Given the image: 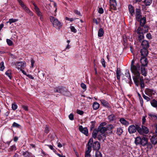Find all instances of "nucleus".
Instances as JSON below:
<instances>
[{
	"mask_svg": "<svg viewBox=\"0 0 157 157\" xmlns=\"http://www.w3.org/2000/svg\"><path fill=\"white\" fill-rule=\"evenodd\" d=\"M140 66L139 63L131 67L132 72L133 74V79L136 85L138 86L139 84V78L141 77L140 72Z\"/></svg>",
	"mask_w": 157,
	"mask_h": 157,
	"instance_id": "f257e3e1",
	"label": "nucleus"
},
{
	"mask_svg": "<svg viewBox=\"0 0 157 157\" xmlns=\"http://www.w3.org/2000/svg\"><path fill=\"white\" fill-rule=\"evenodd\" d=\"M148 139L145 136H137L135 139V143L136 145H140L145 146L148 143Z\"/></svg>",
	"mask_w": 157,
	"mask_h": 157,
	"instance_id": "f03ea898",
	"label": "nucleus"
},
{
	"mask_svg": "<svg viewBox=\"0 0 157 157\" xmlns=\"http://www.w3.org/2000/svg\"><path fill=\"white\" fill-rule=\"evenodd\" d=\"M49 19L50 22L54 27L59 29H61L62 26L63 24L58 19L52 16H50Z\"/></svg>",
	"mask_w": 157,
	"mask_h": 157,
	"instance_id": "7ed1b4c3",
	"label": "nucleus"
},
{
	"mask_svg": "<svg viewBox=\"0 0 157 157\" xmlns=\"http://www.w3.org/2000/svg\"><path fill=\"white\" fill-rule=\"evenodd\" d=\"M144 28L145 29V33L147 32L148 30V27L147 26H145L144 28L139 27L137 30V33L138 34V40L140 42L142 41L144 38L143 35Z\"/></svg>",
	"mask_w": 157,
	"mask_h": 157,
	"instance_id": "20e7f679",
	"label": "nucleus"
},
{
	"mask_svg": "<svg viewBox=\"0 0 157 157\" xmlns=\"http://www.w3.org/2000/svg\"><path fill=\"white\" fill-rule=\"evenodd\" d=\"M93 142V139L90 138L88 143L87 149L86 151L85 154V157H91L90 153L91 151V145Z\"/></svg>",
	"mask_w": 157,
	"mask_h": 157,
	"instance_id": "39448f33",
	"label": "nucleus"
},
{
	"mask_svg": "<svg viewBox=\"0 0 157 157\" xmlns=\"http://www.w3.org/2000/svg\"><path fill=\"white\" fill-rule=\"evenodd\" d=\"M19 4L24 10L30 16H33V12L26 6L21 0H17Z\"/></svg>",
	"mask_w": 157,
	"mask_h": 157,
	"instance_id": "423d86ee",
	"label": "nucleus"
},
{
	"mask_svg": "<svg viewBox=\"0 0 157 157\" xmlns=\"http://www.w3.org/2000/svg\"><path fill=\"white\" fill-rule=\"evenodd\" d=\"M33 5L34 7V9L36 14L38 17H40V20L42 21H43L44 18L42 13L40 11L39 8L35 3H33Z\"/></svg>",
	"mask_w": 157,
	"mask_h": 157,
	"instance_id": "0eeeda50",
	"label": "nucleus"
},
{
	"mask_svg": "<svg viewBox=\"0 0 157 157\" xmlns=\"http://www.w3.org/2000/svg\"><path fill=\"white\" fill-rule=\"evenodd\" d=\"M139 126L137 125H131L129 126L128 130L130 134H132L135 133L137 130L138 132Z\"/></svg>",
	"mask_w": 157,
	"mask_h": 157,
	"instance_id": "6e6552de",
	"label": "nucleus"
},
{
	"mask_svg": "<svg viewBox=\"0 0 157 157\" xmlns=\"http://www.w3.org/2000/svg\"><path fill=\"white\" fill-rule=\"evenodd\" d=\"M67 91V90L66 89L63 87L58 86L54 88L55 92L60 93L63 94H65Z\"/></svg>",
	"mask_w": 157,
	"mask_h": 157,
	"instance_id": "1a4fd4ad",
	"label": "nucleus"
},
{
	"mask_svg": "<svg viewBox=\"0 0 157 157\" xmlns=\"http://www.w3.org/2000/svg\"><path fill=\"white\" fill-rule=\"evenodd\" d=\"M149 132V130L147 127L142 125V128L139 127L138 130V132L140 135H143L144 133L147 134Z\"/></svg>",
	"mask_w": 157,
	"mask_h": 157,
	"instance_id": "9d476101",
	"label": "nucleus"
},
{
	"mask_svg": "<svg viewBox=\"0 0 157 157\" xmlns=\"http://www.w3.org/2000/svg\"><path fill=\"white\" fill-rule=\"evenodd\" d=\"M135 17L137 21H139L140 19L142 17L141 12L139 8H136V9Z\"/></svg>",
	"mask_w": 157,
	"mask_h": 157,
	"instance_id": "9b49d317",
	"label": "nucleus"
},
{
	"mask_svg": "<svg viewBox=\"0 0 157 157\" xmlns=\"http://www.w3.org/2000/svg\"><path fill=\"white\" fill-rule=\"evenodd\" d=\"M94 150L98 151L100 148V144L97 141H95L94 143H93L91 145Z\"/></svg>",
	"mask_w": 157,
	"mask_h": 157,
	"instance_id": "f8f14e48",
	"label": "nucleus"
},
{
	"mask_svg": "<svg viewBox=\"0 0 157 157\" xmlns=\"http://www.w3.org/2000/svg\"><path fill=\"white\" fill-rule=\"evenodd\" d=\"M117 4L116 0H110V7L111 9L115 10L117 9Z\"/></svg>",
	"mask_w": 157,
	"mask_h": 157,
	"instance_id": "ddd939ff",
	"label": "nucleus"
},
{
	"mask_svg": "<svg viewBox=\"0 0 157 157\" xmlns=\"http://www.w3.org/2000/svg\"><path fill=\"white\" fill-rule=\"evenodd\" d=\"M16 66L18 69L24 68L26 66V63L25 62H21L16 63Z\"/></svg>",
	"mask_w": 157,
	"mask_h": 157,
	"instance_id": "4468645a",
	"label": "nucleus"
},
{
	"mask_svg": "<svg viewBox=\"0 0 157 157\" xmlns=\"http://www.w3.org/2000/svg\"><path fill=\"white\" fill-rule=\"evenodd\" d=\"M79 129L81 132L86 136L88 135V130L86 128H83L82 125H80L79 127Z\"/></svg>",
	"mask_w": 157,
	"mask_h": 157,
	"instance_id": "2eb2a0df",
	"label": "nucleus"
},
{
	"mask_svg": "<svg viewBox=\"0 0 157 157\" xmlns=\"http://www.w3.org/2000/svg\"><path fill=\"white\" fill-rule=\"evenodd\" d=\"M140 63H141V66H147L148 62L146 58L143 57L140 59Z\"/></svg>",
	"mask_w": 157,
	"mask_h": 157,
	"instance_id": "dca6fc26",
	"label": "nucleus"
},
{
	"mask_svg": "<svg viewBox=\"0 0 157 157\" xmlns=\"http://www.w3.org/2000/svg\"><path fill=\"white\" fill-rule=\"evenodd\" d=\"M146 66H141L140 68V72L142 75L144 76H147V70L145 68Z\"/></svg>",
	"mask_w": 157,
	"mask_h": 157,
	"instance_id": "f3484780",
	"label": "nucleus"
},
{
	"mask_svg": "<svg viewBox=\"0 0 157 157\" xmlns=\"http://www.w3.org/2000/svg\"><path fill=\"white\" fill-rule=\"evenodd\" d=\"M146 94L147 95L150 96L152 94H154L155 92V91L151 89L147 88V89L145 90Z\"/></svg>",
	"mask_w": 157,
	"mask_h": 157,
	"instance_id": "a211bd4d",
	"label": "nucleus"
},
{
	"mask_svg": "<svg viewBox=\"0 0 157 157\" xmlns=\"http://www.w3.org/2000/svg\"><path fill=\"white\" fill-rule=\"evenodd\" d=\"M105 137L106 136L105 133H99V134L98 135L97 138L98 140L103 141L105 139Z\"/></svg>",
	"mask_w": 157,
	"mask_h": 157,
	"instance_id": "6ab92c4d",
	"label": "nucleus"
},
{
	"mask_svg": "<svg viewBox=\"0 0 157 157\" xmlns=\"http://www.w3.org/2000/svg\"><path fill=\"white\" fill-rule=\"evenodd\" d=\"M128 10L130 13L133 16L134 14V8L131 5H128Z\"/></svg>",
	"mask_w": 157,
	"mask_h": 157,
	"instance_id": "aec40b11",
	"label": "nucleus"
},
{
	"mask_svg": "<svg viewBox=\"0 0 157 157\" xmlns=\"http://www.w3.org/2000/svg\"><path fill=\"white\" fill-rule=\"evenodd\" d=\"M141 55L143 57H144L147 56L148 52L146 48H143L140 51Z\"/></svg>",
	"mask_w": 157,
	"mask_h": 157,
	"instance_id": "412c9836",
	"label": "nucleus"
},
{
	"mask_svg": "<svg viewBox=\"0 0 157 157\" xmlns=\"http://www.w3.org/2000/svg\"><path fill=\"white\" fill-rule=\"evenodd\" d=\"M97 129L99 133H104V132L107 130V128L105 127H98Z\"/></svg>",
	"mask_w": 157,
	"mask_h": 157,
	"instance_id": "4be33fe9",
	"label": "nucleus"
},
{
	"mask_svg": "<svg viewBox=\"0 0 157 157\" xmlns=\"http://www.w3.org/2000/svg\"><path fill=\"white\" fill-rule=\"evenodd\" d=\"M151 141L153 144H155L157 143V136H153L151 138Z\"/></svg>",
	"mask_w": 157,
	"mask_h": 157,
	"instance_id": "5701e85b",
	"label": "nucleus"
},
{
	"mask_svg": "<svg viewBox=\"0 0 157 157\" xmlns=\"http://www.w3.org/2000/svg\"><path fill=\"white\" fill-rule=\"evenodd\" d=\"M120 121L122 124L125 126H128L129 124L128 121H127L124 118H123L120 119Z\"/></svg>",
	"mask_w": 157,
	"mask_h": 157,
	"instance_id": "b1692460",
	"label": "nucleus"
},
{
	"mask_svg": "<svg viewBox=\"0 0 157 157\" xmlns=\"http://www.w3.org/2000/svg\"><path fill=\"white\" fill-rule=\"evenodd\" d=\"M141 45L143 48H147L149 47V44L148 41L146 40H144L142 41Z\"/></svg>",
	"mask_w": 157,
	"mask_h": 157,
	"instance_id": "393cba45",
	"label": "nucleus"
},
{
	"mask_svg": "<svg viewBox=\"0 0 157 157\" xmlns=\"http://www.w3.org/2000/svg\"><path fill=\"white\" fill-rule=\"evenodd\" d=\"M139 21L140 22V25L142 26H143L146 22V18L145 17H141V18H140Z\"/></svg>",
	"mask_w": 157,
	"mask_h": 157,
	"instance_id": "a878e982",
	"label": "nucleus"
},
{
	"mask_svg": "<svg viewBox=\"0 0 157 157\" xmlns=\"http://www.w3.org/2000/svg\"><path fill=\"white\" fill-rule=\"evenodd\" d=\"M148 114L150 119L155 120L157 118V116L153 113H148Z\"/></svg>",
	"mask_w": 157,
	"mask_h": 157,
	"instance_id": "bb28decb",
	"label": "nucleus"
},
{
	"mask_svg": "<svg viewBox=\"0 0 157 157\" xmlns=\"http://www.w3.org/2000/svg\"><path fill=\"white\" fill-rule=\"evenodd\" d=\"M99 132L98 129H94L92 133V136L94 138H96L99 134Z\"/></svg>",
	"mask_w": 157,
	"mask_h": 157,
	"instance_id": "cd10ccee",
	"label": "nucleus"
},
{
	"mask_svg": "<svg viewBox=\"0 0 157 157\" xmlns=\"http://www.w3.org/2000/svg\"><path fill=\"white\" fill-rule=\"evenodd\" d=\"M100 106L99 104L96 102H95L93 105V108L94 109L97 110L98 109Z\"/></svg>",
	"mask_w": 157,
	"mask_h": 157,
	"instance_id": "c85d7f7f",
	"label": "nucleus"
},
{
	"mask_svg": "<svg viewBox=\"0 0 157 157\" xmlns=\"http://www.w3.org/2000/svg\"><path fill=\"white\" fill-rule=\"evenodd\" d=\"M101 104L103 105L105 107H108L109 105V103L107 101L104 99L100 100Z\"/></svg>",
	"mask_w": 157,
	"mask_h": 157,
	"instance_id": "c756f323",
	"label": "nucleus"
},
{
	"mask_svg": "<svg viewBox=\"0 0 157 157\" xmlns=\"http://www.w3.org/2000/svg\"><path fill=\"white\" fill-rule=\"evenodd\" d=\"M117 77L118 80H120L121 75V71L120 68H117L116 72Z\"/></svg>",
	"mask_w": 157,
	"mask_h": 157,
	"instance_id": "7c9ffc66",
	"label": "nucleus"
},
{
	"mask_svg": "<svg viewBox=\"0 0 157 157\" xmlns=\"http://www.w3.org/2000/svg\"><path fill=\"white\" fill-rule=\"evenodd\" d=\"M104 32L102 28H100L98 31V36L99 37L102 36L104 34Z\"/></svg>",
	"mask_w": 157,
	"mask_h": 157,
	"instance_id": "2f4dec72",
	"label": "nucleus"
},
{
	"mask_svg": "<svg viewBox=\"0 0 157 157\" xmlns=\"http://www.w3.org/2000/svg\"><path fill=\"white\" fill-rule=\"evenodd\" d=\"M140 82V84L141 87L144 88V82L143 77V76L140 77L139 78V82Z\"/></svg>",
	"mask_w": 157,
	"mask_h": 157,
	"instance_id": "473e14b6",
	"label": "nucleus"
},
{
	"mask_svg": "<svg viewBox=\"0 0 157 157\" xmlns=\"http://www.w3.org/2000/svg\"><path fill=\"white\" fill-rule=\"evenodd\" d=\"M108 119L110 121H113L115 120L116 117L113 114H112L109 116Z\"/></svg>",
	"mask_w": 157,
	"mask_h": 157,
	"instance_id": "72a5a7b5",
	"label": "nucleus"
},
{
	"mask_svg": "<svg viewBox=\"0 0 157 157\" xmlns=\"http://www.w3.org/2000/svg\"><path fill=\"white\" fill-rule=\"evenodd\" d=\"M150 102L151 105L153 107L155 108L157 107V101L155 100H153Z\"/></svg>",
	"mask_w": 157,
	"mask_h": 157,
	"instance_id": "f704fd0d",
	"label": "nucleus"
},
{
	"mask_svg": "<svg viewBox=\"0 0 157 157\" xmlns=\"http://www.w3.org/2000/svg\"><path fill=\"white\" fill-rule=\"evenodd\" d=\"M152 2V0H144V2L146 6H150Z\"/></svg>",
	"mask_w": 157,
	"mask_h": 157,
	"instance_id": "c9c22d12",
	"label": "nucleus"
},
{
	"mask_svg": "<svg viewBox=\"0 0 157 157\" xmlns=\"http://www.w3.org/2000/svg\"><path fill=\"white\" fill-rule=\"evenodd\" d=\"M18 21V20L17 19L11 18L9 19V21L7 22V23H9L11 24L12 23L17 22Z\"/></svg>",
	"mask_w": 157,
	"mask_h": 157,
	"instance_id": "e433bc0d",
	"label": "nucleus"
},
{
	"mask_svg": "<svg viewBox=\"0 0 157 157\" xmlns=\"http://www.w3.org/2000/svg\"><path fill=\"white\" fill-rule=\"evenodd\" d=\"M17 108V105L16 103H14L12 104V109L13 110H15Z\"/></svg>",
	"mask_w": 157,
	"mask_h": 157,
	"instance_id": "4c0bfd02",
	"label": "nucleus"
},
{
	"mask_svg": "<svg viewBox=\"0 0 157 157\" xmlns=\"http://www.w3.org/2000/svg\"><path fill=\"white\" fill-rule=\"evenodd\" d=\"M113 126L112 124H109L107 126V130L109 131H112L113 129Z\"/></svg>",
	"mask_w": 157,
	"mask_h": 157,
	"instance_id": "58836bf2",
	"label": "nucleus"
},
{
	"mask_svg": "<svg viewBox=\"0 0 157 157\" xmlns=\"http://www.w3.org/2000/svg\"><path fill=\"white\" fill-rule=\"evenodd\" d=\"M6 75L8 76L10 79H11L12 76L11 74V71L10 70H8L6 72Z\"/></svg>",
	"mask_w": 157,
	"mask_h": 157,
	"instance_id": "ea45409f",
	"label": "nucleus"
},
{
	"mask_svg": "<svg viewBox=\"0 0 157 157\" xmlns=\"http://www.w3.org/2000/svg\"><path fill=\"white\" fill-rule=\"evenodd\" d=\"M16 150V147L15 145H14L10 147L9 148L10 151H13Z\"/></svg>",
	"mask_w": 157,
	"mask_h": 157,
	"instance_id": "a19ab883",
	"label": "nucleus"
},
{
	"mask_svg": "<svg viewBox=\"0 0 157 157\" xmlns=\"http://www.w3.org/2000/svg\"><path fill=\"white\" fill-rule=\"evenodd\" d=\"M95 157H102V155L99 151H97L95 153Z\"/></svg>",
	"mask_w": 157,
	"mask_h": 157,
	"instance_id": "79ce46f5",
	"label": "nucleus"
},
{
	"mask_svg": "<svg viewBox=\"0 0 157 157\" xmlns=\"http://www.w3.org/2000/svg\"><path fill=\"white\" fill-rule=\"evenodd\" d=\"M0 70L3 71L4 69V63L3 62H2L0 63Z\"/></svg>",
	"mask_w": 157,
	"mask_h": 157,
	"instance_id": "37998d69",
	"label": "nucleus"
},
{
	"mask_svg": "<svg viewBox=\"0 0 157 157\" xmlns=\"http://www.w3.org/2000/svg\"><path fill=\"white\" fill-rule=\"evenodd\" d=\"M123 132V130L121 128H118L117 129V134L120 135H121Z\"/></svg>",
	"mask_w": 157,
	"mask_h": 157,
	"instance_id": "c03bdc74",
	"label": "nucleus"
},
{
	"mask_svg": "<svg viewBox=\"0 0 157 157\" xmlns=\"http://www.w3.org/2000/svg\"><path fill=\"white\" fill-rule=\"evenodd\" d=\"M6 42L8 44L9 46H11L13 45V42L10 40L7 39L6 40Z\"/></svg>",
	"mask_w": 157,
	"mask_h": 157,
	"instance_id": "a18cd8bd",
	"label": "nucleus"
},
{
	"mask_svg": "<svg viewBox=\"0 0 157 157\" xmlns=\"http://www.w3.org/2000/svg\"><path fill=\"white\" fill-rule=\"evenodd\" d=\"M70 28L71 32L74 33H76L77 32L76 30L73 26H71Z\"/></svg>",
	"mask_w": 157,
	"mask_h": 157,
	"instance_id": "49530a36",
	"label": "nucleus"
},
{
	"mask_svg": "<svg viewBox=\"0 0 157 157\" xmlns=\"http://www.w3.org/2000/svg\"><path fill=\"white\" fill-rule=\"evenodd\" d=\"M46 145L48 146L51 150H52L54 152L56 151L55 149L53 147V146L50 145L46 144Z\"/></svg>",
	"mask_w": 157,
	"mask_h": 157,
	"instance_id": "de8ad7c7",
	"label": "nucleus"
},
{
	"mask_svg": "<svg viewBox=\"0 0 157 157\" xmlns=\"http://www.w3.org/2000/svg\"><path fill=\"white\" fill-rule=\"evenodd\" d=\"M101 63H102V66L104 67H106L105 61V59L102 58L101 59Z\"/></svg>",
	"mask_w": 157,
	"mask_h": 157,
	"instance_id": "09e8293b",
	"label": "nucleus"
},
{
	"mask_svg": "<svg viewBox=\"0 0 157 157\" xmlns=\"http://www.w3.org/2000/svg\"><path fill=\"white\" fill-rule=\"evenodd\" d=\"M20 126L19 124L15 122H13L12 124V126L14 127L18 128Z\"/></svg>",
	"mask_w": 157,
	"mask_h": 157,
	"instance_id": "8fccbe9b",
	"label": "nucleus"
},
{
	"mask_svg": "<svg viewBox=\"0 0 157 157\" xmlns=\"http://www.w3.org/2000/svg\"><path fill=\"white\" fill-rule=\"evenodd\" d=\"M81 87L84 90H86V86L83 83H81Z\"/></svg>",
	"mask_w": 157,
	"mask_h": 157,
	"instance_id": "3c124183",
	"label": "nucleus"
},
{
	"mask_svg": "<svg viewBox=\"0 0 157 157\" xmlns=\"http://www.w3.org/2000/svg\"><path fill=\"white\" fill-rule=\"evenodd\" d=\"M146 36L147 38L149 39H151L152 38L151 35L150 33H147L146 35Z\"/></svg>",
	"mask_w": 157,
	"mask_h": 157,
	"instance_id": "603ef678",
	"label": "nucleus"
},
{
	"mask_svg": "<svg viewBox=\"0 0 157 157\" xmlns=\"http://www.w3.org/2000/svg\"><path fill=\"white\" fill-rule=\"evenodd\" d=\"M98 12L99 13L102 14L104 12V10L102 8H99L98 10Z\"/></svg>",
	"mask_w": 157,
	"mask_h": 157,
	"instance_id": "864d4df0",
	"label": "nucleus"
},
{
	"mask_svg": "<svg viewBox=\"0 0 157 157\" xmlns=\"http://www.w3.org/2000/svg\"><path fill=\"white\" fill-rule=\"evenodd\" d=\"M77 113L80 115H82L83 113V112L82 111L80 110H77Z\"/></svg>",
	"mask_w": 157,
	"mask_h": 157,
	"instance_id": "5fc2aeb1",
	"label": "nucleus"
},
{
	"mask_svg": "<svg viewBox=\"0 0 157 157\" xmlns=\"http://www.w3.org/2000/svg\"><path fill=\"white\" fill-rule=\"evenodd\" d=\"M21 107L23 108L25 111H28V108L27 106L22 105H21Z\"/></svg>",
	"mask_w": 157,
	"mask_h": 157,
	"instance_id": "6e6d98bb",
	"label": "nucleus"
},
{
	"mask_svg": "<svg viewBox=\"0 0 157 157\" xmlns=\"http://www.w3.org/2000/svg\"><path fill=\"white\" fill-rule=\"evenodd\" d=\"M71 47V46L68 44H67V45L66 46V48L64 49V51H67L70 49Z\"/></svg>",
	"mask_w": 157,
	"mask_h": 157,
	"instance_id": "4d7b16f0",
	"label": "nucleus"
},
{
	"mask_svg": "<svg viewBox=\"0 0 157 157\" xmlns=\"http://www.w3.org/2000/svg\"><path fill=\"white\" fill-rule=\"evenodd\" d=\"M74 12L76 14L79 16H81V14L80 13V12L78 11V10H74Z\"/></svg>",
	"mask_w": 157,
	"mask_h": 157,
	"instance_id": "13d9d810",
	"label": "nucleus"
},
{
	"mask_svg": "<svg viewBox=\"0 0 157 157\" xmlns=\"http://www.w3.org/2000/svg\"><path fill=\"white\" fill-rule=\"evenodd\" d=\"M69 118L71 120H73L74 119V115L72 114H70L69 116Z\"/></svg>",
	"mask_w": 157,
	"mask_h": 157,
	"instance_id": "bf43d9fd",
	"label": "nucleus"
},
{
	"mask_svg": "<svg viewBox=\"0 0 157 157\" xmlns=\"http://www.w3.org/2000/svg\"><path fill=\"white\" fill-rule=\"evenodd\" d=\"M49 130L48 126L47 125H46L45 130V132L47 133L49 132Z\"/></svg>",
	"mask_w": 157,
	"mask_h": 157,
	"instance_id": "052dcab7",
	"label": "nucleus"
},
{
	"mask_svg": "<svg viewBox=\"0 0 157 157\" xmlns=\"http://www.w3.org/2000/svg\"><path fill=\"white\" fill-rule=\"evenodd\" d=\"M146 116H144L143 117L142 121V123L143 124H144L146 121Z\"/></svg>",
	"mask_w": 157,
	"mask_h": 157,
	"instance_id": "680f3d73",
	"label": "nucleus"
},
{
	"mask_svg": "<svg viewBox=\"0 0 157 157\" xmlns=\"http://www.w3.org/2000/svg\"><path fill=\"white\" fill-rule=\"evenodd\" d=\"M106 123L105 122H102L100 124L99 126L98 127H104L103 126L106 125Z\"/></svg>",
	"mask_w": 157,
	"mask_h": 157,
	"instance_id": "e2e57ef3",
	"label": "nucleus"
},
{
	"mask_svg": "<svg viewBox=\"0 0 157 157\" xmlns=\"http://www.w3.org/2000/svg\"><path fill=\"white\" fill-rule=\"evenodd\" d=\"M143 97L145 99V100H147V101H149L150 100V98L149 97H147V96H146L145 95H143Z\"/></svg>",
	"mask_w": 157,
	"mask_h": 157,
	"instance_id": "0e129e2a",
	"label": "nucleus"
},
{
	"mask_svg": "<svg viewBox=\"0 0 157 157\" xmlns=\"http://www.w3.org/2000/svg\"><path fill=\"white\" fill-rule=\"evenodd\" d=\"M31 67L32 68H33L34 67V64L35 63V61L33 59H32L31 61Z\"/></svg>",
	"mask_w": 157,
	"mask_h": 157,
	"instance_id": "69168bd1",
	"label": "nucleus"
},
{
	"mask_svg": "<svg viewBox=\"0 0 157 157\" xmlns=\"http://www.w3.org/2000/svg\"><path fill=\"white\" fill-rule=\"evenodd\" d=\"M55 153L59 157H65V156L63 155L62 154H60L57 153L56 151L55 152Z\"/></svg>",
	"mask_w": 157,
	"mask_h": 157,
	"instance_id": "338daca9",
	"label": "nucleus"
},
{
	"mask_svg": "<svg viewBox=\"0 0 157 157\" xmlns=\"http://www.w3.org/2000/svg\"><path fill=\"white\" fill-rule=\"evenodd\" d=\"M65 19L66 20L70 21L71 22H72L74 20V19L72 18H69L67 17H66Z\"/></svg>",
	"mask_w": 157,
	"mask_h": 157,
	"instance_id": "774afa93",
	"label": "nucleus"
}]
</instances>
